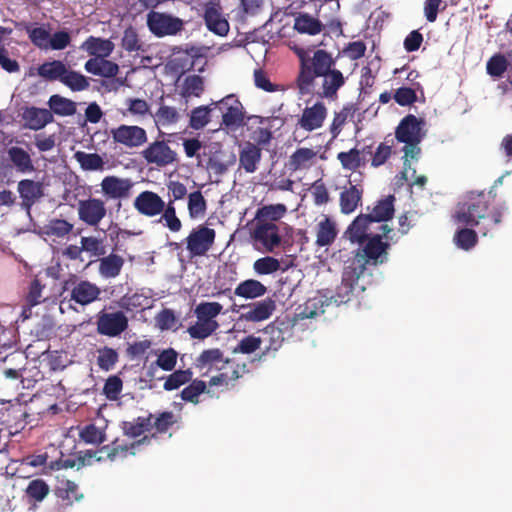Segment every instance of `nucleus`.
<instances>
[{
	"instance_id": "f3484780",
	"label": "nucleus",
	"mask_w": 512,
	"mask_h": 512,
	"mask_svg": "<svg viewBox=\"0 0 512 512\" xmlns=\"http://www.w3.org/2000/svg\"><path fill=\"white\" fill-rule=\"evenodd\" d=\"M366 265L367 260L364 259V256H360V253L350 259L343 271L342 281L339 285L340 291L345 290L346 295L352 294L355 284L366 270Z\"/></svg>"
},
{
	"instance_id": "338daca9",
	"label": "nucleus",
	"mask_w": 512,
	"mask_h": 512,
	"mask_svg": "<svg viewBox=\"0 0 512 512\" xmlns=\"http://www.w3.org/2000/svg\"><path fill=\"white\" fill-rule=\"evenodd\" d=\"M30 41L40 49H48L50 33L44 27H26Z\"/></svg>"
},
{
	"instance_id": "774afa93",
	"label": "nucleus",
	"mask_w": 512,
	"mask_h": 512,
	"mask_svg": "<svg viewBox=\"0 0 512 512\" xmlns=\"http://www.w3.org/2000/svg\"><path fill=\"white\" fill-rule=\"evenodd\" d=\"M123 389V381L117 375L109 376L103 387V394L107 399L115 401L119 399V396Z\"/></svg>"
},
{
	"instance_id": "b1692460",
	"label": "nucleus",
	"mask_w": 512,
	"mask_h": 512,
	"mask_svg": "<svg viewBox=\"0 0 512 512\" xmlns=\"http://www.w3.org/2000/svg\"><path fill=\"white\" fill-rule=\"evenodd\" d=\"M50 491V486L44 479L35 478L24 489V497L29 505L37 507L49 496Z\"/></svg>"
},
{
	"instance_id": "69168bd1",
	"label": "nucleus",
	"mask_w": 512,
	"mask_h": 512,
	"mask_svg": "<svg viewBox=\"0 0 512 512\" xmlns=\"http://www.w3.org/2000/svg\"><path fill=\"white\" fill-rule=\"evenodd\" d=\"M121 45L127 52L144 51L143 43L139 39L137 31L133 27L124 30Z\"/></svg>"
},
{
	"instance_id": "9b49d317",
	"label": "nucleus",
	"mask_w": 512,
	"mask_h": 512,
	"mask_svg": "<svg viewBox=\"0 0 512 512\" xmlns=\"http://www.w3.org/2000/svg\"><path fill=\"white\" fill-rule=\"evenodd\" d=\"M96 319V330L103 336L117 337L128 328V318L123 311L101 310L96 315Z\"/></svg>"
},
{
	"instance_id": "0eeeda50",
	"label": "nucleus",
	"mask_w": 512,
	"mask_h": 512,
	"mask_svg": "<svg viewBox=\"0 0 512 512\" xmlns=\"http://www.w3.org/2000/svg\"><path fill=\"white\" fill-rule=\"evenodd\" d=\"M216 231L205 224L194 227L184 239L186 249L191 257H203L213 248Z\"/></svg>"
},
{
	"instance_id": "603ef678",
	"label": "nucleus",
	"mask_w": 512,
	"mask_h": 512,
	"mask_svg": "<svg viewBox=\"0 0 512 512\" xmlns=\"http://www.w3.org/2000/svg\"><path fill=\"white\" fill-rule=\"evenodd\" d=\"M79 437L86 444L100 445L106 441L105 429L97 427L94 423L82 427Z\"/></svg>"
},
{
	"instance_id": "20e7f679",
	"label": "nucleus",
	"mask_w": 512,
	"mask_h": 512,
	"mask_svg": "<svg viewBox=\"0 0 512 512\" xmlns=\"http://www.w3.org/2000/svg\"><path fill=\"white\" fill-rule=\"evenodd\" d=\"M222 310L223 306L218 302L199 303L194 309L197 321L187 329L190 337L203 340L211 336L219 328L216 317Z\"/></svg>"
},
{
	"instance_id": "9d476101",
	"label": "nucleus",
	"mask_w": 512,
	"mask_h": 512,
	"mask_svg": "<svg viewBox=\"0 0 512 512\" xmlns=\"http://www.w3.org/2000/svg\"><path fill=\"white\" fill-rule=\"evenodd\" d=\"M211 105L220 110L222 114L221 124L226 128H237L243 124L244 108L236 95H227L219 101L212 102Z\"/></svg>"
},
{
	"instance_id": "58836bf2",
	"label": "nucleus",
	"mask_w": 512,
	"mask_h": 512,
	"mask_svg": "<svg viewBox=\"0 0 512 512\" xmlns=\"http://www.w3.org/2000/svg\"><path fill=\"white\" fill-rule=\"evenodd\" d=\"M394 201L395 197L393 195H389L385 199L379 200L374 206L372 212L367 214L370 216L371 221L384 222L390 220L394 215Z\"/></svg>"
},
{
	"instance_id": "3c124183",
	"label": "nucleus",
	"mask_w": 512,
	"mask_h": 512,
	"mask_svg": "<svg viewBox=\"0 0 512 512\" xmlns=\"http://www.w3.org/2000/svg\"><path fill=\"white\" fill-rule=\"evenodd\" d=\"M74 158L80 164V167L85 171H97L104 169V160L97 153H86L77 151Z\"/></svg>"
},
{
	"instance_id": "473e14b6",
	"label": "nucleus",
	"mask_w": 512,
	"mask_h": 512,
	"mask_svg": "<svg viewBox=\"0 0 512 512\" xmlns=\"http://www.w3.org/2000/svg\"><path fill=\"white\" fill-rule=\"evenodd\" d=\"M178 353L173 348L163 350L147 369L146 376L149 380L155 378L156 368L159 367L164 371H173L177 363Z\"/></svg>"
},
{
	"instance_id": "7c9ffc66",
	"label": "nucleus",
	"mask_w": 512,
	"mask_h": 512,
	"mask_svg": "<svg viewBox=\"0 0 512 512\" xmlns=\"http://www.w3.org/2000/svg\"><path fill=\"white\" fill-rule=\"evenodd\" d=\"M123 265L124 259L122 256L115 253L108 256L103 255L99 259L98 272L105 279L115 278L120 275Z\"/></svg>"
},
{
	"instance_id": "a211bd4d",
	"label": "nucleus",
	"mask_w": 512,
	"mask_h": 512,
	"mask_svg": "<svg viewBox=\"0 0 512 512\" xmlns=\"http://www.w3.org/2000/svg\"><path fill=\"white\" fill-rule=\"evenodd\" d=\"M133 205L139 214L154 217L163 212L165 202L157 193L145 190L134 199Z\"/></svg>"
},
{
	"instance_id": "c85d7f7f",
	"label": "nucleus",
	"mask_w": 512,
	"mask_h": 512,
	"mask_svg": "<svg viewBox=\"0 0 512 512\" xmlns=\"http://www.w3.org/2000/svg\"><path fill=\"white\" fill-rule=\"evenodd\" d=\"M225 361L224 353L219 348L206 349L196 358L195 366L200 370L206 369L207 371L217 370Z\"/></svg>"
},
{
	"instance_id": "6e6d98bb",
	"label": "nucleus",
	"mask_w": 512,
	"mask_h": 512,
	"mask_svg": "<svg viewBox=\"0 0 512 512\" xmlns=\"http://www.w3.org/2000/svg\"><path fill=\"white\" fill-rule=\"evenodd\" d=\"M214 105L199 106L191 111L189 125L195 130L204 128L210 121V113Z\"/></svg>"
},
{
	"instance_id": "6ab92c4d",
	"label": "nucleus",
	"mask_w": 512,
	"mask_h": 512,
	"mask_svg": "<svg viewBox=\"0 0 512 512\" xmlns=\"http://www.w3.org/2000/svg\"><path fill=\"white\" fill-rule=\"evenodd\" d=\"M327 116V108L323 102H316L312 106L303 109L302 115L297 121V126L311 132L322 127Z\"/></svg>"
},
{
	"instance_id": "dca6fc26",
	"label": "nucleus",
	"mask_w": 512,
	"mask_h": 512,
	"mask_svg": "<svg viewBox=\"0 0 512 512\" xmlns=\"http://www.w3.org/2000/svg\"><path fill=\"white\" fill-rule=\"evenodd\" d=\"M100 186L107 199L122 200L130 197L134 183L129 178L110 175L102 179Z\"/></svg>"
},
{
	"instance_id": "e2e57ef3",
	"label": "nucleus",
	"mask_w": 512,
	"mask_h": 512,
	"mask_svg": "<svg viewBox=\"0 0 512 512\" xmlns=\"http://www.w3.org/2000/svg\"><path fill=\"white\" fill-rule=\"evenodd\" d=\"M280 262L272 256H265L253 263V270L258 275H269L280 270Z\"/></svg>"
},
{
	"instance_id": "8fccbe9b",
	"label": "nucleus",
	"mask_w": 512,
	"mask_h": 512,
	"mask_svg": "<svg viewBox=\"0 0 512 512\" xmlns=\"http://www.w3.org/2000/svg\"><path fill=\"white\" fill-rule=\"evenodd\" d=\"M60 82L71 91L76 92L86 90L90 85L86 76L80 72L70 69L69 67H67Z\"/></svg>"
},
{
	"instance_id": "72a5a7b5",
	"label": "nucleus",
	"mask_w": 512,
	"mask_h": 512,
	"mask_svg": "<svg viewBox=\"0 0 512 512\" xmlns=\"http://www.w3.org/2000/svg\"><path fill=\"white\" fill-rule=\"evenodd\" d=\"M366 150H368L367 152L369 154H372L371 146H366L363 149V152ZM361 154L362 151L358 150L357 148H352L347 152H339L337 159L345 170L356 171L365 164V159L361 156Z\"/></svg>"
},
{
	"instance_id": "a18cd8bd",
	"label": "nucleus",
	"mask_w": 512,
	"mask_h": 512,
	"mask_svg": "<svg viewBox=\"0 0 512 512\" xmlns=\"http://www.w3.org/2000/svg\"><path fill=\"white\" fill-rule=\"evenodd\" d=\"M204 92V79L202 76L193 74L185 77L183 80L180 95L188 99L190 97H200Z\"/></svg>"
},
{
	"instance_id": "864d4df0",
	"label": "nucleus",
	"mask_w": 512,
	"mask_h": 512,
	"mask_svg": "<svg viewBox=\"0 0 512 512\" xmlns=\"http://www.w3.org/2000/svg\"><path fill=\"white\" fill-rule=\"evenodd\" d=\"M287 208L284 204L265 205L256 212V221H268L274 223L280 220L286 213Z\"/></svg>"
},
{
	"instance_id": "393cba45",
	"label": "nucleus",
	"mask_w": 512,
	"mask_h": 512,
	"mask_svg": "<svg viewBox=\"0 0 512 512\" xmlns=\"http://www.w3.org/2000/svg\"><path fill=\"white\" fill-rule=\"evenodd\" d=\"M262 156L261 148L251 142H246L239 151V167L247 173H254L258 169Z\"/></svg>"
},
{
	"instance_id": "4c0bfd02",
	"label": "nucleus",
	"mask_w": 512,
	"mask_h": 512,
	"mask_svg": "<svg viewBox=\"0 0 512 512\" xmlns=\"http://www.w3.org/2000/svg\"><path fill=\"white\" fill-rule=\"evenodd\" d=\"M370 216L367 214L358 215L347 229V234L352 242L362 243L367 239V230L371 224Z\"/></svg>"
},
{
	"instance_id": "f8f14e48",
	"label": "nucleus",
	"mask_w": 512,
	"mask_h": 512,
	"mask_svg": "<svg viewBox=\"0 0 512 512\" xmlns=\"http://www.w3.org/2000/svg\"><path fill=\"white\" fill-rule=\"evenodd\" d=\"M111 136L115 143L121 144L127 148L141 147L148 139L147 132L144 128L137 125L125 124L111 129Z\"/></svg>"
},
{
	"instance_id": "0e129e2a",
	"label": "nucleus",
	"mask_w": 512,
	"mask_h": 512,
	"mask_svg": "<svg viewBox=\"0 0 512 512\" xmlns=\"http://www.w3.org/2000/svg\"><path fill=\"white\" fill-rule=\"evenodd\" d=\"M177 422L176 416L172 411H164L158 415H154L152 420V429L156 433H166Z\"/></svg>"
},
{
	"instance_id": "de8ad7c7",
	"label": "nucleus",
	"mask_w": 512,
	"mask_h": 512,
	"mask_svg": "<svg viewBox=\"0 0 512 512\" xmlns=\"http://www.w3.org/2000/svg\"><path fill=\"white\" fill-rule=\"evenodd\" d=\"M317 153L311 148H298L289 159V167L293 171L308 168Z\"/></svg>"
},
{
	"instance_id": "ddd939ff",
	"label": "nucleus",
	"mask_w": 512,
	"mask_h": 512,
	"mask_svg": "<svg viewBox=\"0 0 512 512\" xmlns=\"http://www.w3.org/2000/svg\"><path fill=\"white\" fill-rule=\"evenodd\" d=\"M75 278V276H72V278L65 281L64 284L65 289L69 288L70 283L73 284L70 293V298L72 301L81 306H86L100 299V287L88 280H81L76 283L73 281Z\"/></svg>"
},
{
	"instance_id": "5fc2aeb1",
	"label": "nucleus",
	"mask_w": 512,
	"mask_h": 512,
	"mask_svg": "<svg viewBox=\"0 0 512 512\" xmlns=\"http://www.w3.org/2000/svg\"><path fill=\"white\" fill-rule=\"evenodd\" d=\"M206 388L205 381L199 379L191 380L190 384L181 391V399L196 405L200 402L199 397L206 391Z\"/></svg>"
},
{
	"instance_id": "49530a36",
	"label": "nucleus",
	"mask_w": 512,
	"mask_h": 512,
	"mask_svg": "<svg viewBox=\"0 0 512 512\" xmlns=\"http://www.w3.org/2000/svg\"><path fill=\"white\" fill-rule=\"evenodd\" d=\"M324 302L320 298H310L304 304L296 308L295 319H312L319 313H324Z\"/></svg>"
},
{
	"instance_id": "4d7b16f0",
	"label": "nucleus",
	"mask_w": 512,
	"mask_h": 512,
	"mask_svg": "<svg viewBox=\"0 0 512 512\" xmlns=\"http://www.w3.org/2000/svg\"><path fill=\"white\" fill-rule=\"evenodd\" d=\"M207 209L206 200L201 191L197 190L188 195V211L192 219L204 216Z\"/></svg>"
},
{
	"instance_id": "bb28decb",
	"label": "nucleus",
	"mask_w": 512,
	"mask_h": 512,
	"mask_svg": "<svg viewBox=\"0 0 512 512\" xmlns=\"http://www.w3.org/2000/svg\"><path fill=\"white\" fill-rule=\"evenodd\" d=\"M85 70L93 75L113 78L119 72V66L105 58H91L84 65Z\"/></svg>"
},
{
	"instance_id": "ea45409f",
	"label": "nucleus",
	"mask_w": 512,
	"mask_h": 512,
	"mask_svg": "<svg viewBox=\"0 0 512 512\" xmlns=\"http://www.w3.org/2000/svg\"><path fill=\"white\" fill-rule=\"evenodd\" d=\"M335 223L328 217H325L317 225L316 245L325 247L331 245L337 237Z\"/></svg>"
},
{
	"instance_id": "7ed1b4c3",
	"label": "nucleus",
	"mask_w": 512,
	"mask_h": 512,
	"mask_svg": "<svg viewBox=\"0 0 512 512\" xmlns=\"http://www.w3.org/2000/svg\"><path fill=\"white\" fill-rule=\"evenodd\" d=\"M424 124V120L408 114L396 127L395 138L398 142L405 144L403 147L405 174L408 169L412 170L413 175L415 174V168L411 166L409 159L418 160L421 155L420 143L425 137Z\"/></svg>"
},
{
	"instance_id": "f03ea898",
	"label": "nucleus",
	"mask_w": 512,
	"mask_h": 512,
	"mask_svg": "<svg viewBox=\"0 0 512 512\" xmlns=\"http://www.w3.org/2000/svg\"><path fill=\"white\" fill-rule=\"evenodd\" d=\"M493 200L494 196L491 195V192L470 191L466 193L457 205L454 215L455 221L464 226L475 227L480 224L481 220L489 218L493 226L500 224L507 207L499 205L489 213Z\"/></svg>"
},
{
	"instance_id": "79ce46f5",
	"label": "nucleus",
	"mask_w": 512,
	"mask_h": 512,
	"mask_svg": "<svg viewBox=\"0 0 512 512\" xmlns=\"http://www.w3.org/2000/svg\"><path fill=\"white\" fill-rule=\"evenodd\" d=\"M67 66L61 60H53L41 64L37 73L40 77L48 81H61L63 74L66 72Z\"/></svg>"
},
{
	"instance_id": "680f3d73",
	"label": "nucleus",
	"mask_w": 512,
	"mask_h": 512,
	"mask_svg": "<svg viewBox=\"0 0 512 512\" xmlns=\"http://www.w3.org/2000/svg\"><path fill=\"white\" fill-rule=\"evenodd\" d=\"M508 65L506 57L501 53H497L487 61L486 70L490 76L500 78L507 71Z\"/></svg>"
},
{
	"instance_id": "4468645a",
	"label": "nucleus",
	"mask_w": 512,
	"mask_h": 512,
	"mask_svg": "<svg viewBox=\"0 0 512 512\" xmlns=\"http://www.w3.org/2000/svg\"><path fill=\"white\" fill-rule=\"evenodd\" d=\"M78 217L88 226L96 227L106 217L105 202L100 198H88L78 202Z\"/></svg>"
},
{
	"instance_id": "09e8293b",
	"label": "nucleus",
	"mask_w": 512,
	"mask_h": 512,
	"mask_svg": "<svg viewBox=\"0 0 512 512\" xmlns=\"http://www.w3.org/2000/svg\"><path fill=\"white\" fill-rule=\"evenodd\" d=\"M73 224L65 219H51L43 227V233L49 237L64 238L73 230Z\"/></svg>"
},
{
	"instance_id": "13d9d810",
	"label": "nucleus",
	"mask_w": 512,
	"mask_h": 512,
	"mask_svg": "<svg viewBox=\"0 0 512 512\" xmlns=\"http://www.w3.org/2000/svg\"><path fill=\"white\" fill-rule=\"evenodd\" d=\"M97 365L103 371H110L119 360L118 352L108 346L98 349Z\"/></svg>"
},
{
	"instance_id": "f257e3e1",
	"label": "nucleus",
	"mask_w": 512,
	"mask_h": 512,
	"mask_svg": "<svg viewBox=\"0 0 512 512\" xmlns=\"http://www.w3.org/2000/svg\"><path fill=\"white\" fill-rule=\"evenodd\" d=\"M291 49L299 59V72L295 80L299 93H313L315 80L321 78L322 83L317 94L321 98L336 99L346 78L336 69V60L332 54L323 49L311 50L300 46H293Z\"/></svg>"
},
{
	"instance_id": "a19ab883",
	"label": "nucleus",
	"mask_w": 512,
	"mask_h": 512,
	"mask_svg": "<svg viewBox=\"0 0 512 512\" xmlns=\"http://www.w3.org/2000/svg\"><path fill=\"white\" fill-rule=\"evenodd\" d=\"M9 160L16 167L18 172L26 173L34 170L32 159L23 148L13 146L7 151Z\"/></svg>"
},
{
	"instance_id": "aec40b11",
	"label": "nucleus",
	"mask_w": 512,
	"mask_h": 512,
	"mask_svg": "<svg viewBox=\"0 0 512 512\" xmlns=\"http://www.w3.org/2000/svg\"><path fill=\"white\" fill-rule=\"evenodd\" d=\"M228 363H222L221 368L217 369L219 374L211 377L210 386L228 385L232 381L239 379L246 370V364H239L233 359L225 357Z\"/></svg>"
},
{
	"instance_id": "a878e982",
	"label": "nucleus",
	"mask_w": 512,
	"mask_h": 512,
	"mask_svg": "<svg viewBox=\"0 0 512 512\" xmlns=\"http://www.w3.org/2000/svg\"><path fill=\"white\" fill-rule=\"evenodd\" d=\"M80 49L86 51L93 58H106L114 50V44L109 39L89 36L81 45Z\"/></svg>"
},
{
	"instance_id": "c03bdc74",
	"label": "nucleus",
	"mask_w": 512,
	"mask_h": 512,
	"mask_svg": "<svg viewBox=\"0 0 512 512\" xmlns=\"http://www.w3.org/2000/svg\"><path fill=\"white\" fill-rule=\"evenodd\" d=\"M193 378V372L191 369L186 370H175L168 376L158 378V380H165L163 389L166 391L177 390L181 386L189 383Z\"/></svg>"
},
{
	"instance_id": "f704fd0d",
	"label": "nucleus",
	"mask_w": 512,
	"mask_h": 512,
	"mask_svg": "<svg viewBox=\"0 0 512 512\" xmlns=\"http://www.w3.org/2000/svg\"><path fill=\"white\" fill-rule=\"evenodd\" d=\"M266 292L267 287L256 279L244 280L240 282L234 290V294L236 296L245 299H255L258 297H262L263 295L266 294Z\"/></svg>"
},
{
	"instance_id": "6e6552de",
	"label": "nucleus",
	"mask_w": 512,
	"mask_h": 512,
	"mask_svg": "<svg viewBox=\"0 0 512 512\" xmlns=\"http://www.w3.org/2000/svg\"><path fill=\"white\" fill-rule=\"evenodd\" d=\"M251 238L258 250H260L259 246H261L263 251L268 253H273L281 244L279 227L275 223L268 221H256L251 232Z\"/></svg>"
},
{
	"instance_id": "c756f323",
	"label": "nucleus",
	"mask_w": 512,
	"mask_h": 512,
	"mask_svg": "<svg viewBox=\"0 0 512 512\" xmlns=\"http://www.w3.org/2000/svg\"><path fill=\"white\" fill-rule=\"evenodd\" d=\"M153 418L154 415L150 413L147 416H139L132 421H124L122 423L124 435L130 438H138L145 432H150L152 430Z\"/></svg>"
},
{
	"instance_id": "39448f33",
	"label": "nucleus",
	"mask_w": 512,
	"mask_h": 512,
	"mask_svg": "<svg viewBox=\"0 0 512 512\" xmlns=\"http://www.w3.org/2000/svg\"><path fill=\"white\" fill-rule=\"evenodd\" d=\"M140 157L146 165L157 169L175 165L179 161L177 152L169 145V140L160 137L148 143L140 152Z\"/></svg>"
},
{
	"instance_id": "2f4dec72",
	"label": "nucleus",
	"mask_w": 512,
	"mask_h": 512,
	"mask_svg": "<svg viewBox=\"0 0 512 512\" xmlns=\"http://www.w3.org/2000/svg\"><path fill=\"white\" fill-rule=\"evenodd\" d=\"M363 189L356 185L345 188L340 193V209L343 214L354 212L362 200Z\"/></svg>"
},
{
	"instance_id": "412c9836",
	"label": "nucleus",
	"mask_w": 512,
	"mask_h": 512,
	"mask_svg": "<svg viewBox=\"0 0 512 512\" xmlns=\"http://www.w3.org/2000/svg\"><path fill=\"white\" fill-rule=\"evenodd\" d=\"M389 246V243L382 241L381 235H374L367 240L363 248V254H360V256H364L367 263L382 264L387 260Z\"/></svg>"
},
{
	"instance_id": "37998d69",
	"label": "nucleus",
	"mask_w": 512,
	"mask_h": 512,
	"mask_svg": "<svg viewBox=\"0 0 512 512\" xmlns=\"http://www.w3.org/2000/svg\"><path fill=\"white\" fill-rule=\"evenodd\" d=\"M49 110L59 116H72L76 113V103L59 94L50 96L48 100Z\"/></svg>"
},
{
	"instance_id": "423d86ee",
	"label": "nucleus",
	"mask_w": 512,
	"mask_h": 512,
	"mask_svg": "<svg viewBox=\"0 0 512 512\" xmlns=\"http://www.w3.org/2000/svg\"><path fill=\"white\" fill-rule=\"evenodd\" d=\"M150 441L151 437L147 435L131 443H123L117 438L110 444L102 446L97 451H88L87 455L89 457H96L97 461H116L118 459H124L128 455H135L137 448H139L141 445L149 444Z\"/></svg>"
},
{
	"instance_id": "5701e85b",
	"label": "nucleus",
	"mask_w": 512,
	"mask_h": 512,
	"mask_svg": "<svg viewBox=\"0 0 512 512\" xmlns=\"http://www.w3.org/2000/svg\"><path fill=\"white\" fill-rule=\"evenodd\" d=\"M17 189L22 199L21 206L27 211L44 195L42 183L31 179L19 181Z\"/></svg>"
},
{
	"instance_id": "cd10ccee",
	"label": "nucleus",
	"mask_w": 512,
	"mask_h": 512,
	"mask_svg": "<svg viewBox=\"0 0 512 512\" xmlns=\"http://www.w3.org/2000/svg\"><path fill=\"white\" fill-rule=\"evenodd\" d=\"M250 309L243 315V317L250 322L264 321L273 314L276 309V303L272 298H265L251 304Z\"/></svg>"
},
{
	"instance_id": "052dcab7",
	"label": "nucleus",
	"mask_w": 512,
	"mask_h": 512,
	"mask_svg": "<svg viewBox=\"0 0 512 512\" xmlns=\"http://www.w3.org/2000/svg\"><path fill=\"white\" fill-rule=\"evenodd\" d=\"M468 227L458 230L454 235L456 245L463 250H470L477 244L478 240L477 233Z\"/></svg>"
},
{
	"instance_id": "2eb2a0df",
	"label": "nucleus",
	"mask_w": 512,
	"mask_h": 512,
	"mask_svg": "<svg viewBox=\"0 0 512 512\" xmlns=\"http://www.w3.org/2000/svg\"><path fill=\"white\" fill-rule=\"evenodd\" d=\"M204 21L209 31L219 36H226L229 32V22L223 15L220 0H212L204 5Z\"/></svg>"
},
{
	"instance_id": "4be33fe9",
	"label": "nucleus",
	"mask_w": 512,
	"mask_h": 512,
	"mask_svg": "<svg viewBox=\"0 0 512 512\" xmlns=\"http://www.w3.org/2000/svg\"><path fill=\"white\" fill-rule=\"evenodd\" d=\"M22 119L26 127L37 131L54 121L53 114L49 109L38 107H25L22 112Z\"/></svg>"
},
{
	"instance_id": "e433bc0d",
	"label": "nucleus",
	"mask_w": 512,
	"mask_h": 512,
	"mask_svg": "<svg viewBox=\"0 0 512 512\" xmlns=\"http://www.w3.org/2000/svg\"><path fill=\"white\" fill-rule=\"evenodd\" d=\"M55 495L67 505H72L75 501H80L83 498L78 485L69 479H63L59 482L55 489Z\"/></svg>"
},
{
	"instance_id": "bf43d9fd",
	"label": "nucleus",
	"mask_w": 512,
	"mask_h": 512,
	"mask_svg": "<svg viewBox=\"0 0 512 512\" xmlns=\"http://www.w3.org/2000/svg\"><path fill=\"white\" fill-rule=\"evenodd\" d=\"M164 221V225L172 232H179L182 228V222L176 215V208L172 201L165 203L159 222Z\"/></svg>"
},
{
	"instance_id": "c9c22d12",
	"label": "nucleus",
	"mask_w": 512,
	"mask_h": 512,
	"mask_svg": "<svg viewBox=\"0 0 512 512\" xmlns=\"http://www.w3.org/2000/svg\"><path fill=\"white\" fill-rule=\"evenodd\" d=\"M324 26L320 20L308 13H299L294 20V29L301 34L317 35Z\"/></svg>"
},
{
	"instance_id": "1a4fd4ad",
	"label": "nucleus",
	"mask_w": 512,
	"mask_h": 512,
	"mask_svg": "<svg viewBox=\"0 0 512 512\" xmlns=\"http://www.w3.org/2000/svg\"><path fill=\"white\" fill-rule=\"evenodd\" d=\"M147 26L157 37L176 35L184 28V21L167 13L150 11L147 15Z\"/></svg>"
}]
</instances>
